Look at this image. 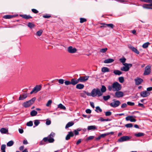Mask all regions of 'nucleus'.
Returning a JSON list of instances; mask_svg holds the SVG:
<instances>
[{
    "instance_id": "f257e3e1",
    "label": "nucleus",
    "mask_w": 152,
    "mask_h": 152,
    "mask_svg": "<svg viewBox=\"0 0 152 152\" xmlns=\"http://www.w3.org/2000/svg\"><path fill=\"white\" fill-rule=\"evenodd\" d=\"M121 85L117 82H114L111 86L109 85L108 86L109 91H118L121 90Z\"/></svg>"
},
{
    "instance_id": "f03ea898",
    "label": "nucleus",
    "mask_w": 152,
    "mask_h": 152,
    "mask_svg": "<svg viewBox=\"0 0 152 152\" xmlns=\"http://www.w3.org/2000/svg\"><path fill=\"white\" fill-rule=\"evenodd\" d=\"M55 135V134L54 133L51 132L48 137H44L43 139V140L45 142L48 141L49 143L53 142L54 141L53 137H54Z\"/></svg>"
},
{
    "instance_id": "7ed1b4c3",
    "label": "nucleus",
    "mask_w": 152,
    "mask_h": 152,
    "mask_svg": "<svg viewBox=\"0 0 152 152\" xmlns=\"http://www.w3.org/2000/svg\"><path fill=\"white\" fill-rule=\"evenodd\" d=\"M102 95V92H101V91L99 88H94L92 91L91 96L93 97L96 96L99 97Z\"/></svg>"
},
{
    "instance_id": "20e7f679",
    "label": "nucleus",
    "mask_w": 152,
    "mask_h": 152,
    "mask_svg": "<svg viewBox=\"0 0 152 152\" xmlns=\"http://www.w3.org/2000/svg\"><path fill=\"white\" fill-rule=\"evenodd\" d=\"M123 65L124 66L121 67L120 69L121 71L124 72L128 71L130 68L132 66V64H131L125 63Z\"/></svg>"
},
{
    "instance_id": "39448f33",
    "label": "nucleus",
    "mask_w": 152,
    "mask_h": 152,
    "mask_svg": "<svg viewBox=\"0 0 152 152\" xmlns=\"http://www.w3.org/2000/svg\"><path fill=\"white\" fill-rule=\"evenodd\" d=\"M36 100L35 98H33L29 101L24 102L23 104V106L25 107H28L33 104Z\"/></svg>"
},
{
    "instance_id": "423d86ee",
    "label": "nucleus",
    "mask_w": 152,
    "mask_h": 152,
    "mask_svg": "<svg viewBox=\"0 0 152 152\" xmlns=\"http://www.w3.org/2000/svg\"><path fill=\"white\" fill-rule=\"evenodd\" d=\"M113 102L111 103L110 106L113 107H116L118 106L121 104V102L119 100H116L115 99L113 100Z\"/></svg>"
},
{
    "instance_id": "0eeeda50",
    "label": "nucleus",
    "mask_w": 152,
    "mask_h": 152,
    "mask_svg": "<svg viewBox=\"0 0 152 152\" xmlns=\"http://www.w3.org/2000/svg\"><path fill=\"white\" fill-rule=\"evenodd\" d=\"M42 86L40 85H37L35 86L32 89V91L30 92L31 94L33 93H36L39 91L41 90Z\"/></svg>"
},
{
    "instance_id": "6e6552de",
    "label": "nucleus",
    "mask_w": 152,
    "mask_h": 152,
    "mask_svg": "<svg viewBox=\"0 0 152 152\" xmlns=\"http://www.w3.org/2000/svg\"><path fill=\"white\" fill-rule=\"evenodd\" d=\"M151 72V66L150 65L146 66L144 72V75H148Z\"/></svg>"
},
{
    "instance_id": "1a4fd4ad",
    "label": "nucleus",
    "mask_w": 152,
    "mask_h": 152,
    "mask_svg": "<svg viewBox=\"0 0 152 152\" xmlns=\"http://www.w3.org/2000/svg\"><path fill=\"white\" fill-rule=\"evenodd\" d=\"M89 77V76H85L80 77L78 79V80L79 83L84 82L88 80Z\"/></svg>"
},
{
    "instance_id": "9d476101",
    "label": "nucleus",
    "mask_w": 152,
    "mask_h": 152,
    "mask_svg": "<svg viewBox=\"0 0 152 152\" xmlns=\"http://www.w3.org/2000/svg\"><path fill=\"white\" fill-rule=\"evenodd\" d=\"M67 50L69 53H74L76 52L77 49L75 48H73L71 46H70L68 48Z\"/></svg>"
},
{
    "instance_id": "9b49d317",
    "label": "nucleus",
    "mask_w": 152,
    "mask_h": 152,
    "mask_svg": "<svg viewBox=\"0 0 152 152\" xmlns=\"http://www.w3.org/2000/svg\"><path fill=\"white\" fill-rule=\"evenodd\" d=\"M130 137L128 136H123L121 137L118 140V141L119 142H122L125 141H126L130 139Z\"/></svg>"
},
{
    "instance_id": "f8f14e48",
    "label": "nucleus",
    "mask_w": 152,
    "mask_h": 152,
    "mask_svg": "<svg viewBox=\"0 0 152 152\" xmlns=\"http://www.w3.org/2000/svg\"><path fill=\"white\" fill-rule=\"evenodd\" d=\"M135 116H129L126 118V120L127 121H130L131 122H135L136 120L134 118H136Z\"/></svg>"
},
{
    "instance_id": "ddd939ff",
    "label": "nucleus",
    "mask_w": 152,
    "mask_h": 152,
    "mask_svg": "<svg viewBox=\"0 0 152 152\" xmlns=\"http://www.w3.org/2000/svg\"><path fill=\"white\" fill-rule=\"evenodd\" d=\"M115 96L117 98H120L123 97L124 96V93L121 91H117L115 94Z\"/></svg>"
},
{
    "instance_id": "4468645a",
    "label": "nucleus",
    "mask_w": 152,
    "mask_h": 152,
    "mask_svg": "<svg viewBox=\"0 0 152 152\" xmlns=\"http://www.w3.org/2000/svg\"><path fill=\"white\" fill-rule=\"evenodd\" d=\"M128 47L129 48L131 49L133 52H134L137 54H139L140 52L139 51L134 47L132 46L131 45H128Z\"/></svg>"
},
{
    "instance_id": "2eb2a0df",
    "label": "nucleus",
    "mask_w": 152,
    "mask_h": 152,
    "mask_svg": "<svg viewBox=\"0 0 152 152\" xmlns=\"http://www.w3.org/2000/svg\"><path fill=\"white\" fill-rule=\"evenodd\" d=\"M135 83L136 85H139L142 82L143 80L139 77H137L134 79Z\"/></svg>"
},
{
    "instance_id": "dca6fc26",
    "label": "nucleus",
    "mask_w": 152,
    "mask_h": 152,
    "mask_svg": "<svg viewBox=\"0 0 152 152\" xmlns=\"http://www.w3.org/2000/svg\"><path fill=\"white\" fill-rule=\"evenodd\" d=\"M141 96L144 97H146L150 95V93L147 91L141 92L140 94Z\"/></svg>"
},
{
    "instance_id": "f3484780",
    "label": "nucleus",
    "mask_w": 152,
    "mask_h": 152,
    "mask_svg": "<svg viewBox=\"0 0 152 152\" xmlns=\"http://www.w3.org/2000/svg\"><path fill=\"white\" fill-rule=\"evenodd\" d=\"M74 135V134L72 132H69L66 135L65 139L66 140H68L70 139V137H73Z\"/></svg>"
},
{
    "instance_id": "a211bd4d",
    "label": "nucleus",
    "mask_w": 152,
    "mask_h": 152,
    "mask_svg": "<svg viewBox=\"0 0 152 152\" xmlns=\"http://www.w3.org/2000/svg\"><path fill=\"white\" fill-rule=\"evenodd\" d=\"M71 84L73 85H75L77 84V83H79L78 79H76L75 78L72 79L71 80Z\"/></svg>"
},
{
    "instance_id": "6ab92c4d",
    "label": "nucleus",
    "mask_w": 152,
    "mask_h": 152,
    "mask_svg": "<svg viewBox=\"0 0 152 152\" xmlns=\"http://www.w3.org/2000/svg\"><path fill=\"white\" fill-rule=\"evenodd\" d=\"M114 132H109L106 133L104 134H102L100 135V137L101 138H104L106 136L110 134H113Z\"/></svg>"
},
{
    "instance_id": "aec40b11",
    "label": "nucleus",
    "mask_w": 152,
    "mask_h": 152,
    "mask_svg": "<svg viewBox=\"0 0 152 152\" xmlns=\"http://www.w3.org/2000/svg\"><path fill=\"white\" fill-rule=\"evenodd\" d=\"M114 61V60L111 58H108L104 60V62L105 64H108L112 63Z\"/></svg>"
},
{
    "instance_id": "412c9836",
    "label": "nucleus",
    "mask_w": 152,
    "mask_h": 152,
    "mask_svg": "<svg viewBox=\"0 0 152 152\" xmlns=\"http://www.w3.org/2000/svg\"><path fill=\"white\" fill-rule=\"evenodd\" d=\"M0 132L3 134L8 133V130L5 128H1L0 130Z\"/></svg>"
},
{
    "instance_id": "4be33fe9",
    "label": "nucleus",
    "mask_w": 152,
    "mask_h": 152,
    "mask_svg": "<svg viewBox=\"0 0 152 152\" xmlns=\"http://www.w3.org/2000/svg\"><path fill=\"white\" fill-rule=\"evenodd\" d=\"M97 127L95 125L88 126L87 127V129L88 130H94L97 129Z\"/></svg>"
},
{
    "instance_id": "5701e85b",
    "label": "nucleus",
    "mask_w": 152,
    "mask_h": 152,
    "mask_svg": "<svg viewBox=\"0 0 152 152\" xmlns=\"http://www.w3.org/2000/svg\"><path fill=\"white\" fill-rule=\"evenodd\" d=\"M84 87L83 84H77L76 86V88L79 89H81L84 88Z\"/></svg>"
},
{
    "instance_id": "b1692460",
    "label": "nucleus",
    "mask_w": 152,
    "mask_h": 152,
    "mask_svg": "<svg viewBox=\"0 0 152 152\" xmlns=\"http://www.w3.org/2000/svg\"><path fill=\"white\" fill-rule=\"evenodd\" d=\"M102 72L103 73H105L106 72H108L109 71V69L105 67H104L102 68L101 69Z\"/></svg>"
},
{
    "instance_id": "393cba45",
    "label": "nucleus",
    "mask_w": 152,
    "mask_h": 152,
    "mask_svg": "<svg viewBox=\"0 0 152 152\" xmlns=\"http://www.w3.org/2000/svg\"><path fill=\"white\" fill-rule=\"evenodd\" d=\"M20 16L23 18L25 19H28L32 18V17L30 15H21Z\"/></svg>"
},
{
    "instance_id": "a878e982",
    "label": "nucleus",
    "mask_w": 152,
    "mask_h": 152,
    "mask_svg": "<svg viewBox=\"0 0 152 152\" xmlns=\"http://www.w3.org/2000/svg\"><path fill=\"white\" fill-rule=\"evenodd\" d=\"M113 73L115 75H118L122 74V73L121 71L118 70H114Z\"/></svg>"
},
{
    "instance_id": "bb28decb",
    "label": "nucleus",
    "mask_w": 152,
    "mask_h": 152,
    "mask_svg": "<svg viewBox=\"0 0 152 152\" xmlns=\"http://www.w3.org/2000/svg\"><path fill=\"white\" fill-rule=\"evenodd\" d=\"M74 124V123L73 122H70L68 123L66 125L65 128L66 129L67 128L72 125H73Z\"/></svg>"
},
{
    "instance_id": "cd10ccee",
    "label": "nucleus",
    "mask_w": 152,
    "mask_h": 152,
    "mask_svg": "<svg viewBox=\"0 0 152 152\" xmlns=\"http://www.w3.org/2000/svg\"><path fill=\"white\" fill-rule=\"evenodd\" d=\"M145 134L143 133L139 132L137 133H136L134 134V135L136 137H140L144 136Z\"/></svg>"
},
{
    "instance_id": "c85d7f7f",
    "label": "nucleus",
    "mask_w": 152,
    "mask_h": 152,
    "mask_svg": "<svg viewBox=\"0 0 152 152\" xmlns=\"http://www.w3.org/2000/svg\"><path fill=\"white\" fill-rule=\"evenodd\" d=\"M27 97V94H24L22 95V96H20L19 97V99L20 100H23L26 99Z\"/></svg>"
},
{
    "instance_id": "c756f323",
    "label": "nucleus",
    "mask_w": 152,
    "mask_h": 152,
    "mask_svg": "<svg viewBox=\"0 0 152 152\" xmlns=\"http://www.w3.org/2000/svg\"><path fill=\"white\" fill-rule=\"evenodd\" d=\"M58 108L64 110H65L66 109V107L61 103L58 105Z\"/></svg>"
},
{
    "instance_id": "7c9ffc66",
    "label": "nucleus",
    "mask_w": 152,
    "mask_h": 152,
    "mask_svg": "<svg viewBox=\"0 0 152 152\" xmlns=\"http://www.w3.org/2000/svg\"><path fill=\"white\" fill-rule=\"evenodd\" d=\"M99 121H111V119L109 118L107 119H104L102 117H101L98 120Z\"/></svg>"
},
{
    "instance_id": "2f4dec72",
    "label": "nucleus",
    "mask_w": 152,
    "mask_h": 152,
    "mask_svg": "<svg viewBox=\"0 0 152 152\" xmlns=\"http://www.w3.org/2000/svg\"><path fill=\"white\" fill-rule=\"evenodd\" d=\"M37 113V111L35 110H33L30 113V115L32 116H36Z\"/></svg>"
},
{
    "instance_id": "473e14b6",
    "label": "nucleus",
    "mask_w": 152,
    "mask_h": 152,
    "mask_svg": "<svg viewBox=\"0 0 152 152\" xmlns=\"http://www.w3.org/2000/svg\"><path fill=\"white\" fill-rule=\"evenodd\" d=\"M106 91V87L104 86H102L101 88V92H102L103 94V93L105 92Z\"/></svg>"
},
{
    "instance_id": "72a5a7b5",
    "label": "nucleus",
    "mask_w": 152,
    "mask_h": 152,
    "mask_svg": "<svg viewBox=\"0 0 152 152\" xmlns=\"http://www.w3.org/2000/svg\"><path fill=\"white\" fill-rule=\"evenodd\" d=\"M119 60L120 62L122 63L123 64H124L125 63V62L126 61V59L124 57H123L119 59Z\"/></svg>"
},
{
    "instance_id": "f704fd0d",
    "label": "nucleus",
    "mask_w": 152,
    "mask_h": 152,
    "mask_svg": "<svg viewBox=\"0 0 152 152\" xmlns=\"http://www.w3.org/2000/svg\"><path fill=\"white\" fill-rule=\"evenodd\" d=\"M150 44V43L148 42L144 43L142 45V47L144 48H147L149 45Z\"/></svg>"
},
{
    "instance_id": "c9c22d12",
    "label": "nucleus",
    "mask_w": 152,
    "mask_h": 152,
    "mask_svg": "<svg viewBox=\"0 0 152 152\" xmlns=\"http://www.w3.org/2000/svg\"><path fill=\"white\" fill-rule=\"evenodd\" d=\"M150 6L149 4H144L142 6V7L143 8L148 9H151V7H150Z\"/></svg>"
},
{
    "instance_id": "e433bc0d",
    "label": "nucleus",
    "mask_w": 152,
    "mask_h": 152,
    "mask_svg": "<svg viewBox=\"0 0 152 152\" xmlns=\"http://www.w3.org/2000/svg\"><path fill=\"white\" fill-rule=\"evenodd\" d=\"M95 111L97 112H102V110L100 108L99 106H97L96 107V110Z\"/></svg>"
},
{
    "instance_id": "4c0bfd02",
    "label": "nucleus",
    "mask_w": 152,
    "mask_h": 152,
    "mask_svg": "<svg viewBox=\"0 0 152 152\" xmlns=\"http://www.w3.org/2000/svg\"><path fill=\"white\" fill-rule=\"evenodd\" d=\"M13 142L11 140L7 143V146H11L13 145Z\"/></svg>"
},
{
    "instance_id": "58836bf2",
    "label": "nucleus",
    "mask_w": 152,
    "mask_h": 152,
    "mask_svg": "<svg viewBox=\"0 0 152 152\" xmlns=\"http://www.w3.org/2000/svg\"><path fill=\"white\" fill-rule=\"evenodd\" d=\"M42 32L43 31L42 30H39L37 32L36 35L38 36H40L42 35Z\"/></svg>"
},
{
    "instance_id": "ea45409f",
    "label": "nucleus",
    "mask_w": 152,
    "mask_h": 152,
    "mask_svg": "<svg viewBox=\"0 0 152 152\" xmlns=\"http://www.w3.org/2000/svg\"><path fill=\"white\" fill-rule=\"evenodd\" d=\"M13 17V16L10 15H4L3 18L5 19H10L12 18Z\"/></svg>"
},
{
    "instance_id": "a19ab883",
    "label": "nucleus",
    "mask_w": 152,
    "mask_h": 152,
    "mask_svg": "<svg viewBox=\"0 0 152 152\" xmlns=\"http://www.w3.org/2000/svg\"><path fill=\"white\" fill-rule=\"evenodd\" d=\"M106 26L110 27V28H113L114 27V25L112 23L106 24Z\"/></svg>"
},
{
    "instance_id": "79ce46f5",
    "label": "nucleus",
    "mask_w": 152,
    "mask_h": 152,
    "mask_svg": "<svg viewBox=\"0 0 152 152\" xmlns=\"http://www.w3.org/2000/svg\"><path fill=\"white\" fill-rule=\"evenodd\" d=\"M118 80L119 82L121 83H123L124 82V79L123 77H120L118 78Z\"/></svg>"
},
{
    "instance_id": "37998d69",
    "label": "nucleus",
    "mask_w": 152,
    "mask_h": 152,
    "mask_svg": "<svg viewBox=\"0 0 152 152\" xmlns=\"http://www.w3.org/2000/svg\"><path fill=\"white\" fill-rule=\"evenodd\" d=\"M28 26L31 28H32L34 27V25L31 23L29 22L28 23Z\"/></svg>"
},
{
    "instance_id": "c03bdc74",
    "label": "nucleus",
    "mask_w": 152,
    "mask_h": 152,
    "mask_svg": "<svg viewBox=\"0 0 152 152\" xmlns=\"http://www.w3.org/2000/svg\"><path fill=\"white\" fill-rule=\"evenodd\" d=\"M107 50V48H104L101 49L100 50V51L101 53H104L106 52Z\"/></svg>"
},
{
    "instance_id": "a18cd8bd",
    "label": "nucleus",
    "mask_w": 152,
    "mask_h": 152,
    "mask_svg": "<svg viewBox=\"0 0 152 152\" xmlns=\"http://www.w3.org/2000/svg\"><path fill=\"white\" fill-rule=\"evenodd\" d=\"M33 125V122L31 121H30L26 123V125L28 126H32Z\"/></svg>"
},
{
    "instance_id": "49530a36",
    "label": "nucleus",
    "mask_w": 152,
    "mask_h": 152,
    "mask_svg": "<svg viewBox=\"0 0 152 152\" xmlns=\"http://www.w3.org/2000/svg\"><path fill=\"white\" fill-rule=\"evenodd\" d=\"M39 123L40 122L38 120H36L34 121V124L35 125V126H37L39 124Z\"/></svg>"
},
{
    "instance_id": "de8ad7c7",
    "label": "nucleus",
    "mask_w": 152,
    "mask_h": 152,
    "mask_svg": "<svg viewBox=\"0 0 152 152\" xmlns=\"http://www.w3.org/2000/svg\"><path fill=\"white\" fill-rule=\"evenodd\" d=\"M110 98V96L109 95H107V96H104L103 97V99L107 101Z\"/></svg>"
},
{
    "instance_id": "09e8293b",
    "label": "nucleus",
    "mask_w": 152,
    "mask_h": 152,
    "mask_svg": "<svg viewBox=\"0 0 152 152\" xmlns=\"http://www.w3.org/2000/svg\"><path fill=\"white\" fill-rule=\"evenodd\" d=\"M105 113V115L107 116H110L112 114V113L109 111H107Z\"/></svg>"
},
{
    "instance_id": "8fccbe9b",
    "label": "nucleus",
    "mask_w": 152,
    "mask_h": 152,
    "mask_svg": "<svg viewBox=\"0 0 152 152\" xmlns=\"http://www.w3.org/2000/svg\"><path fill=\"white\" fill-rule=\"evenodd\" d=\"M125 126L127 128H131L133 126V125L132 124H128L125 125Z\"/></svg>"
},
{
    "instance_id": "3c124183",
    "label": "nucleus",
    "mask_w": 152,
    "mask_h": 152,
    "mask_svg": "<svg viewBox=\"0 0 152 152\" xmlns=\"http://www.w3.org/2000/svg\"><path fill=\"white\" fill-rule=\"evenodd\" d=\"M86 19L85 18H80V22L81 23H83L84 22L86 21Z\"/></svg>"
},
{
    "instance_id": "603ef678",
    "label": "nucleus",
    "mask_w": 152,
    "mask_h": 152,
    "mask_svg": "<svg viewBox=\"0 0 152 152\" xmlns=\"http://www.w3.org/2000/svg\"><path fill=\"white\" fill-rule=\"evenodd\" d=\"M6 145L5 144H3L1 145V150L2 151H5Z\"/></svg>"
},
{
    "instance_id": "864d4df0",
    "label": "nucleus",
    "mask_w": 152,
    "mask_h": 152,
    "mask_svg": "<svg viewBox=\"0 0 152 152\" xmlns=\"http://www.w3.org/2000/svg\"><path fill=\"white\" fill-rule=\"evenodd\" d=\"M100 24L102 25V26H100V28H103L106 27H107L106 25V24L104 23H100Z\"/></svg>"
},
{
    "instance_id": "5fc2aeb1",
    "label": "nucleus",
    "mask_w": 152,
    "mask_h": 152,
    "mask_svg": "<svg viewBox=\"0 0 152 152\" xmlns=\"http://www.w3.org/2000/svg\"><path fill=\"white\" fill-rule=\"evenodd\" d=\"M52 102V101L51 100H49L47 102V103L46 104V106L47 107L49 106L51 104Z\"/></svg>"
},
{
    "instance_id": "6e6d98bb",
    "label": "nucleus",
    "mask_w": 152,
    "mask_h": 152,
    "mask_svg": "<svg viewBox=\"0 0 152 152\" xmlns=\"http://www.w3.org/2000/svg\"><path fill=\"white\" fill-rule=\"evenodd\" d=\"M71 81H66L64 83L66 85H68L71 84Z\"/></svg>"
},
{
    "instance_id": "4d7b16f0",
    "label": "nucleus",
    "mask_w": 152,
    "mask_h": 152,
    "mask_svg": "<svg viewBox=\"0 0 152 152\" xmlns=\"http://www.w3.org/2000/svg\"><path fill=\"white\" fill-rule=\"evenodd\" d=\"M127 104L126 103H125L123 104H122L121 107V108H124L126 107H127Z\"/></svg>"
},
{
    "instance_id": "13d9d810",
    "label": "nucleus",
    "mask_w": 152,
    "mask_h": 152,
    "mask_svg": "<svg viewBox=\"0 0 152 152\" xmlns=\"http://www.w3.org/2000/svg\"><path fill=\"white\" fill-rule=\"evenodd\" d=\"M94 137V136H90L89 137H88L87 139V140H91L93 139Z\"/></svg>"
},
{
    "instance_id": "bf43d9fd",
    "label": "nucleus",
    "mask_w": 152,
    "mask_h": 152,
    "mask_svg": "<svg viewBox=\"0 0 152 152\" xmlns=\"http://www.w3.org/2000/svg\"><path fill=\"white\" fill-rule=\"evenodd\" d=\"M127 104L130 106H133L134 105V102H127Z\"/></svg>"
},
{
    "instance_id": "052dcab7",
    "label": "nucleus",
    "mask_w": 152,
    "mask_h": 152,
    "mask_svg": "<svg viewBox=\"0 0 152 152\" xmlns=\"http://www.w3.org/2000/svg\"><path fill=\"white\" fill-rule=\"evenodd\" d=\"M32 11L35 13H37L38 12V11L35 9H32Z\"/></svg>"
},
{
    "instance_id": "680f3d73",
    "label": "nucleus",
    "mask_w": 152,
    "mask_h": 152,
    "mask_svg": "<svg viewBox=\"0 0 152 152\" xmlns=\"http://www.w3.org/2000/svg\"><path fill=\"white\" fill-rule=\"evenodd\" d=\"M58 83L61 84H63L64 83V80L62 79H60L58 80Z\"/></svg>"
},
{
    "instance_id": "e2e57ef3",
    "label": "nucleus",
    "mask_w": 152,
    "mask_h": 152,
    "mask_svg": "<svg viewBox=\"0 0 152 152\" xmlns=\"http://www.w3.org/2000/svg\"><path fill=\"white\" fill-rule=\"evenodd\" d=\"M43 17L45 18H49L51 17V16L49 15H45L43 16Z\"/></svg>"
},
{
    "instance_id": "0e129e2a",
    "label": "nucleus",
    "mask_w": 152,
    "mask_h": 152,
    "mask_svg": "<svg viewBox=\"0 0 152 152\" xmlns=\"http://www.w3.org/2000/svg\"><path fill=\"white\" fill-rule=\"evenodd\" d=\"M86 113L90 114L91 113V110L88 109L86 110Z\"/></svg>"
},
{
    "instance_id": "69168bd1",
    "label": "nucleus",
    "mask_w": 152,
    "mask_h": 152,
    "mask_svg": "<svg viewBox=\"0 0 152 152\" xmlns=\"http://www.w3.org/2000/svg\"><path fill=\"white\" fill-rule=\"evenodd\" d=\"M80 94V96L81 97H83L84 98L86 97V95L85 94V93H81Z\"/></svg>"
},
{
    "instance_id": "338daca9",
    "label": "nucleus",
    "mask_w": 152,
    "mask_h": 152,
    "mask_svg": "<svg viewBox=\"0 0 152 152\" xmlns=\"http://www.w3.org/2000/svg\"><path fill=\"white\" fill-rule=\"evenodd\" d=\"M51 124V121L50 120H47L46 122V124L47 125H49Z\"/></svg>"
},
{
    "instance_id": "774afa93",
    "label": "nucleus",
    "mask_w": 152,
    "mask_h": 152,
    "mask_svg": "<svg viewBox=\"0 0 152 152\" xmlns=\"http://www.w3.org/2000/svg\"><path fill=\"white\" fill-rule=\"evenodd\" d=\"M18 130L19 133L20 134H22L23 132V130L22 129H19Z\"/></svg>"
}]
</instances>
